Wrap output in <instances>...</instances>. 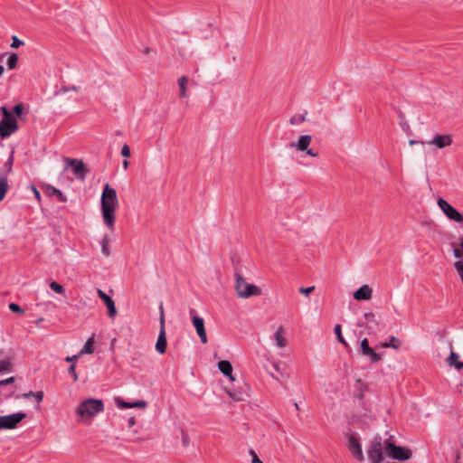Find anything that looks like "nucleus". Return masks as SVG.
<instances>
[{"instance_id":"obj_12","label":"nucleus","mask_w":463,"mask_h":463,"mask_svg":"<svg viewBox=\"0 0 463 463\" xmlns=\"http://www.w3.org/2000/svg\"><path fill=\"white\" fill-rule=\"evenodd\" d=\"M361 352L364 356H367L372 363H378L382 356L378 353H376L370 345L367 338H364L361 341L360 344Z\"/></svg>"},{"instance_id":"obj_43","label":"nucleus","mask_w":463,"mask_h":463,"mask_svg":"<svg viewBox=\"0 0 463 463\" xmlns=\"http://www.w3.org/2000/svg\"><path fill=\"white\" fill-rule=\"evenodd\" d=\"M249 454L251 456L252 459H251V463H263L258 457V455L256 454V452L253 450V449H250L249 451Z\"/></svg>"},{"instance_id":"obj_33","label":"nucleus","mask_w":463,"mask_h":463,"mask_svg":"<svg viewBox=\"0 0 463 463\" xmlns=\"http://www.w3.org/2000/svg\"><path fill=\"white\" fill-rule=\"evenodd\" d=\"M14 164V156L11 155L5 164V173L6 175L12 173Z\"/></svg>"},{"instance_id":"obj_34","label":"nucleus","mask_w":463,"mask_h":463,"mask_svg":"<svg viewBox=\"0 0 463 463\" xmlns=\"http://www.w3.org/2000/svg\"><path fill=\"white\" fill-rule=\"evenodd\" d=\"M50 288L58 294H63L65 292L64 288L55 281L50 283Z\"/></svg>"},{"instance_id":"obj_47","label":"nucleus","mask_w":463,"mask_h":463,"mask_svg":"<svg viewBox=\"0 0 463 463\" xmlns=\"http://www.w3.org/2000/svg\"><path fill=\"white\" fill-rule=\"evenodd\" d=\"M388 344H396V345H400V341H399V339L397 337L391 336L390 341L388 342Z\"/></svg>"},{"instance_id":"obj_51","label":"nucleus","mask_w":463,"mask_h":463,"mask_svg":"<svg viewBox=\"0 0 463 463\" xmlns=\"http://www.w3.org/2000/svg\"><path fill=\"white\" fill-rule=\"evenodd\" d=\"M33 194H34L36 199L40 200L41 199V194H40L39 191L34 186L33 187Z\"/></svg>"},{"instance_id":"obj_10","label":"nucleus","mask_w":463,"mask_h":463,"mask_svg":"<svg viewBox=\"0 0 463 463\" xmlns=\"http://www.w3.org/2000/svg\"><path fill=\"white\" fill-rule=\"evenodd\" d=\"M161 309V316H160V332L157 338V341L156 343V350L160 354H163L166 351L167 347V340H166V334H165V316H164V310L163 306L160 307Z\"/></svg>"},{"instance_id":"obj_4","label":"nucleus","mask_w":463,"mask_h":463,"mask_svg":"<svg viewBox=\"0 0 463 463\" xmlns=\"http://www.w3.org/2000/svg\"><path fill=\"white\" fill-rule=\"evenodd\" d=\"M235 278V289L239 298H247L251 296L260 295V289L255 285L247 283L241 274L236 273Z\"/></svg>"},{"instance_id":"obj_5","label":"nucleus","mask_w":463,"mask_h":463,"mask_svg":"<svg viewBox=\"0 0 463 463\" xmlns=\"http://www.w3.org/2000/svg\"><path fill=\"white\" fill-rule=\"evenodd\" d=\"M385 449L389 452L390 456L396 460H407L410 459L412 456V452L410 449L397 446L392 442H385Z\"/></svg>"},{"instance_id":"obj_21","label":"nucleus","mask_w":463,"mask_h":463,"mask_svg":"<svg viewBox=\"0 0 463 463\" xmlns=\"http://www.w3.org/2000/svg\"><path fill=\"white\" fill-rule=\"evenodd\" d=\"M458 354L455 352H451L449 356L447 358V364L449 366H454L457 370L463 368V362L458 361Z\"/></svg>"},{"instance_id":"obj_14","label":"nucleus","mask_w":463,"mask_h":463,"mask_svg":"<svg viewBox=\"0 0 463 463\" xmlns=\"http://www.w3.org/2000/svg\"><path fill=\"white\" fill-rule=\"evenodd\" d=\"M97 293H98V296L100 298V299L105 303V305L107 307L108 316L110 318L115 317L118 311H117L115 302L113 301V299L108 294H106L104 291H102L99 288L97 289Z\"/></svg>"},{"instance_id":"obj_42","label":"nucleus","mask_w":463,"mask_h":463,"mask_svg":"<svg viewBox=\"0 0 463 463\" xmlns=\"http://www.w3.org/2000/svg\"><path fill=\"white\" fill-rule=\"evenodd\" d=\"M121 156H124V157H129L130 156V149H129V146L127 144L123 145V146L121 148Z\"/></svg>"},{"instance_id":"obj_50","label":"nucleus","mask_w":463,"mask_h":463,"mask_svg":"<svg viewBox=\"0 0 463 463\" xmlns=\"http://www.w3.org/2000/svg\"><path fill=\"white\" fill-rule=\"evenodd\" d=\"M136 424V420L134 417H130L128 419V427L131 428Z\"/></svg>"},{"instance_id":"obj_17","label":"nucleus","mask_w":463,"mask_h":463,"mask_svg":"<svg viewBox=\"0 0 463 463\" xmlns=\"http://www.w3.org/2000/svg\"><path fill=\"white\" fill-rule=\"evenodd\" d=\"M115 403L116 405L120 409H128V408H145L146 407L147 403L146 401H137L135 402H128L123 401L120 397L115 398Z\"/></svg>"},{"instance_id":"obj_24","label":"nucleus","mask_w":463,"mask_h":463,"mask_svg":"<svg viewBox=\"0 0 463 463\" xmlns=\"http://www.w3.org/2000/svg\"><path fill=\"white\" fill-rule=\"evenodd\" d=\"M93 345H94V337H93V336H91V337H90V338L86 341V343H85L84 346H83V347H82V349L80 351L79 355H82V354H93V352H94Z\"/></svg>"},{"instance_id":"obj_56","label":"nucleus","mask_w":463,"mask_h":463,"mask_svg":"<svg viewBox=\"0 0 463 463\" xmlns=\"http://www.w3.org/2000/svg\"><path fill=\"white\" fill-rule=\"evenodd\" d=\"M194 312H195V311H194V309H191V310H190V313H191V314H194Z\"/></svg>"},{"instance_id":"obj_40","label":"nucleus","mask_w":463,"mask_h":463,"mask_svg":"<svg viewBox=\"0 0 463 463\" xmlns=\"http://www.w3.org/2000/svg\"><path fill=\"white\" fill-rule=\"evenodd\" d=\"M68 372L72 376L74 382L78 381V374L76 373V364H72L69 367Z\"/></svg>"},{"instance_id":"obj_19","label":"nucleus","mask_w":463,"mask_h":463,"mask_svg":"<svg viewBox=\"0 0 463 463\" xmlns=\"http://www.w3.org/2000/svg\"><path fill=\"white\" fill-rule=\"evenodd\" d=\"M285 328L282 326H279L274 333V340L276 345L279 348H283L287 345V340L284 337Z\"/></svg>"},{"instance_id":"obj_32","label":"nucleus","mask_w":463,"mask_h":463,"mask_svg":"<svg viewBox=\"0 0 463 463\" xmlns=\"http://www.w3.org/2000/svg\"><path fill=\"white\" fill-rule=\"evenodd\" d=\"M335 335H336V338L337 340L345 346H348L346 341L345 340V338L343 337L342 335V330H341V325L337 324L335 326Z\"/></svg>"},{"instance_id":"obj_52","label":"nucleus","mask_w":463,"mask_h":463,"mask_svg":"<svg viewBox=\"0 0 463 463\" xmlns=\"http://www.w3.org/2000/svg\"><path fill=\"white\" fill-rule=\"evenodd\" d=\"M459 459H460V455H459V453H458V452H457V453H456L455 463H461V462L459 461Z\"/></svg>"},{"instance_id":"obj_48","label":"nucleus","mask_w":463,"mask_h":463,"mask_svg":"<svg viewBox=\"0 0 463 463\" xmlns=\"http://www.w3.org/2000/svg\"><path fill=\"white\" fill-rule=\"evenodd\" d=\"M409 144H410L411 146L415 145V144L424 145V144H425V142L420 141V140H414V139H411V140H410V141H409Z\"/></svg>"},{"instance_id":"obj_29","label":"nucleus","mask_w":463,"mask_h":463,"mask_svg":"<svg viewBox=\"0 0 463 463\" xmlns=\"http://www.w3.org/2000/svg\"><path fill=\"white\" fill-rule=\"evenodd\" d=\"M226 392L228 395L236 402H241L244 400L245 394L242 392L239 391H232V390H226Z\"/></svg>"},{"instance_id":"obj_7","label":"nucleus","mask_w":463,"mask_h":463,"mask_svg":"<svg viewBox=\"0 0 463 463\" xmlns=\"http://www.w3.org/2000/svg\"><path fill=\"white\" fill-rule=\"evenodd\" d=\"M437 203L443 213L448 219L457 222H463V214L458 213L450 203L442 198H439Z\"/></svg>"},{"instance_id":"obj_44","label":"nucleus","mask_w":463,"mask_h":463,"mask_svg":"<svg viewBox=\"0 0 463 463\" xmlns=\"http://www.w3.org/2000/svg\"><path fill=\"white\" fill-rule=\"evenodd\" d=\"M315 289V286H311V287H308V288H299V292L301 294H304L306 296L309 295L312 291H314Z\"/></svg>"},{"instance_id":"obj_3","label":"nucleus","mask_w":463,"mask_h":463,"mask_svg":"<svg viewBox=\"0 0 463 463\" xmlns=\"http://www.w3.org/2000/svg\"><path fill=\"white\" fill-rule=\"evenodd\" d=\"M0 110L3 114V119L0 121V136L2 138H5L17 131L18 123L14 116L6 107H1Z\"/></svg>"},{"instance_id":"obj_2","label":"nucleus","mask_w":463,"mask_h":463,"mask_svg":"<svg viewBox=\"0 0 463 463\" xmlns=\"http://www.w3.org/2000/svg\"><path fill=\"white\" fill-rule=\"evenodd\" d=\"M104 411V403L100 399L89 398L80 402L76 413L82 419L91 418Z\"/></svg>"},{"instance_id":"obj_28","label":"nucleus","mask_w":463,"mask_h":463,"mask_svg":"<svg viewBox=\"0 0 463 463\" xmlns=\"http://www.w3.org/2000/svg\"><path fill=\"white\" fill-rule=\"evenodd\" d=\"M188 82V78L186 76H182L178 80V86L180 89V98H184L186 96V84Z\"/></svg>"},{"instance_id":"obj_25","label":"nucleus","mask_w":463,"mask_h":463,"mask_svg":"<svg viewBox=\"0 0 463 463\" xmlns=\"http://www.w3.org/2000/svg\"><path fill=\"white\" fill-rule=\"evenodd\" d=\"M47 190L50 192L51 194L55 195L59 202L61 203H66L67 197L62 194V192L57 188H55L52 185H48Z\"/></svg>"},{"instance_id":"obj_22","label":"nucleus","mask_w":463,"mask_h":463,"mask_svg":"<svg viewBox=\"0 0 463 463\" xmlns=\"http://www.w3.org/2000/svg\"><path fill=\"white\" fill-rule=\"evenodd\" d=\"M9 189L8 177L5 174L0 175V203Z\"/></svg>"},{"instance_id":"obj_38","label":"nucleus","mask_w":463,"mask_h":463,"mask_svg":"<svg viewBox=\"0 0 463 463\" xmlns=\"http://www.w3.org/2000/svg\"><path fill=\"white\" fill-rule=\"evenodd\" d=\"M459 241L460 249H454V256L458 259L463 257V238H460Z\"/></svg>"},{"instance_id":"obj_6","label":"nucleus","mask_w":463,"mask_h":463,"mask_svg":"<svg viewBox=\"0 0 463 463\" xmlns=\"http://www.w3.org/2000/svg\"><path fill=\"white\" fill-rule=\"evenodd\" d=\"M64 161L66 163L65 170L71 166L72 167L73 173L80 180H85L89 170L82 160L64 157Z\"/></svg>"},{"instance_id":"obj_27","label":"nucleus","mask_w":463,"mask_h":463,"mask_svg":"<svg viewBox=\"0 0 463 463\" xmlns=\"http://www.w3.org/2000/svg\"><path fill=\"white\" fill-rule=\"evenodd\" d=\"M109 242H110V239H109V235H104V237L101 241V252L106 257L110 255Z\"/></svg>"},{"instance_id":"obj_55","label":"nucleus","mask_w":463,"mask_h":463,"mask_svg":"<svg viewBox=\"0 0 463 463\" xmlns=\"http://www.w3.org/2000/svg\"><path fill=\"white\" fill-rule=\"evenodd\" d=\"M145 53H146V54L149 53V49H148V48H146V49L145 50Z\"/></svg>"},{"instance_id":"obj_18","label":"nucleus","mask_w":463,"mask_h":463,"mask_svg":"<svg viewBox=\"0 0 463 463\" xmlns=\"http://www.w3.org/2000/svg\"><path fill=\"white\" fill-rule=\"evenodd\" d=\"M372 295L373 289L368 285H364L354 293V298L356 300H369Z\"/></svg>"},{"instance_id":"obj_35","label":"nucleus","mask_w":463,"mask_h":463,"mask_svg":"<svg viewBox=\"0 0 463 463\" xmlns=\"http://www.w3.org/2000/svg\"><path fill=\"white\" fill-rule=\"evenodd\" d=\"M12 364L8 360L0 361V373L4 371H9L11 369Z\"/></svg>"},{"instance_id":"obj_31","label":"nucleus","mask_w":463,"mask_h":463,"mask_svg":"<svg viewBox=\"0 0 463 463\" xmlns=\"http://www.w3.org/2000/svg\"><path fill=\"white\" fill-rule=\"evenodd\" d=\"M307 111H305L302 115H300L299 117H297V116H294L292 117L290 119H289V124L290 125H298L300 123H303L307 120Z\"/></svg>"},{"instance_id":"obj_45","label":"nucleus","mask_w":463,"mask_h":463,"mask_svg":"<svg viewBox=\"0 0 463 463\" xmlns=\"http://www.w3.org/2000/svg\"><path fill=\"white\" fill-rule=\"evenodd\" d=\"M14 382V377L11 376L7 379L0 381V386L7 385Z\"/></svg>"},{"instance_id":"obj_39","label":"nucleus","mask_w":463,"mask_h":463,"mask_svg":"<svg viewBox=\"0 0 463 463\" xmlns=\"http://www.w3.org/2000/svg\"><path fill=\"white\" fill-rule=\"evenodd\" d=\"M23 109H24V106L23 104H16L14 109H13V112L15 116H17L18 118H21L22 116V112H23Z\"/></svg>"},{"instance_id":"obj_1","label":"nucleus","mask_w":463,"mask_h":463,"mask_svg":"<svg viewBox=\"0 0 463 463\" xmlns=\"http://www.w3.org/2000/svg\"><path fill=\"white\" fill-rule=\"evenodd\" d=\"M101 213L105 225L112 230L116 221V210L118 206L117 192L109 184L104 185L100 199Z\"/></svg>"},{"instance_id":"obj_36","label":"nucleus","mask_w":463,"mask_h":463,"mask_svg":"<svg viewBox=\"0 0 463 463\" xmlns=\"http://www.w3.org/2000/svg\"><path fill=\"white\" fill-rule=\"evenodd\" d=\"M24 45V42L21 41L17 36L14 35L12 36V43L11 47L14 49H17L20 46Z\"/></svg>"},{"instance_id":"obj_54","label":"nucleus","mask_w":463,"mask_h":463,"mask_svg":"<svg viewBox=\"0 0 463 463\" xmlns=\"http://www.w3.org/2000/svg\"><path fill=\"white\" fill-rule=\"evenodd\" d=\"M128 162L127 160H124V161H123V166H124V168H127V167H128Z\"/></svg>"},{"instance_id":"obj_53","label":"nucleus","mask_w":463,"mask_h":463,"mask_svg":"<svg viewBox=\"0 0 463 463\" xmlns=\"http://www.w3.org/2000/svg\"><path fill=\"white\" fill-rule=\"evenodd\" d=\"M43 321V317H39L36 319L35 323L38 325L39 323Z\"/></svg>"},{"instance_id":"obj_11","label":"nucleus","mask_w":463,"mask_h":463,"mask_svg":"<svg viewBox=\"0 0 463 463\" xmlns=\"http://www.w3.org/2000/svg\"><path fill=\"white\" fill-rule=\"evenodd\" d=\"M368 457L372 463H382L383 461V446L380 440L375 439L371 442Z\"/></svg>"},{"instance_id":"obj_16","label":"nucleus","mask_w":463,"mask_h":463,"mask_svg":"<svg viewBox=\"0 0 463 463\" xmlns=\"http://www.w3.org/2000/svg\"><path fill=\"white\" fill-rule=\"evenodd\" d=\"M348 449L358 460H364V454L359 440L353 435L348 437Z\"/></svg>"},{"instance_id":"obj_41","label":"nucleus","mask_w":463,"mask_h":463,"mask_svg":"<svg viewBox=\"0 0 463 463\" xmlns=\"http://www.w3.org/2000/svg\"><path fill=\"white\" fill-rule=\"evenodd\" d=\"M78 91L79 90V88L76 87V86H71V87H68V86H61V89H60V92L61 93H66L68 91Z\"/></svg>"},{"instance_id":"obj_46","label":"nucleus","mask_w":463,"mask_h":463,"mask_svg":"<svg viewBox=\"0 0 463 463\" xmlns=\"http://www.w3.org/2000/svg\"><path fill=\"white\" fill-rule=\"evenodd\" d=\"M381 346L383 347V348H389V347H392L393 349H398L399 348V345L388 344V342L381 344Z\"/></svg>"},{"instance_id":"obj_37","label":"nucleus","mask_w":463,"mask_h":463,"mask_svg":"<svg viewBox=\"0 0 463 463\" xmlns=\"http://www.w3.org/2000/svg\"><path fill=\"white\" fill-rule=\"evenodd\" d=\"M9 309L14 313H20L24 314V309H23L18 304L16 303H11L9 304Z\"/></svg>"},{"instance_id":"obj_23","label":"nucleus","mask_w":463,"mask_h":463,"mask_svg":"<svg viewBox=\"0 0 463 463\" xmlns=\"http://www.w3.org/2000/svg\"><path fill=\"white\" fill-rule=\"evenodd\" d=\"M44 393L43 391H39L36 392H33L32 391L23 393L22 395H18L16 398H24V399H29L31 397H33L37 403H40L43 399Z\"/></svg>"},{"instance_id":"obj_8","label":"nucleus","mask_w":463,"mask_h":463,"mask_svg":"<svg viewBox=\"0 0 463 463\" xmlns=\"http://www.w3.org/2000/svg\"><path fill=\"white\" fill-rule=\"evenodd\" d=\"M311 141L312 137L310 135H302L298 137L297 142L291 143L290 146L295 148L297 151H305L308 156L317 157L318 153L315 152L311 148H308Z\"/></svg>"},{"instance_id":"obj_49","label":"nucleus","mask_w":463,"mask_h":463,"mask_svg":"<svg viewBox=\"0 0 463 463\" xmlns=\"http://www.w3.org/2000/svg\"><path fill=\"white\" fill-rule=\"evenodd\" d=\"M79 356H80L79 354L72 355V356H67L65 358V361L66 362H72V361L76 360Z\"/></svg>"},{"instance_id":"obj_15","label":"nucleus","mask_w":463,"mask_h":463,"mask_svg":"<svg viewBox=\"0 0 463 463\" xmlns=\"http://www.w3.org/2000/svg\"><path fill=\"white\" fill-rule=\"evenodd\" d=\"M192 322L194 326L196 329L197 335L203 344H206L208 342L206 330L204 327L203 319L198 316L192 317Z\"/></svg>"},{"instance_id":"obj_26","label":"nucleus","mask_w":463,"mask_h":463,"mask_svg":"<svg viewBox=\"0 0 463 463\" xmlns=\"http://www.w3.org/2000/svg\"><path fill=\"white\" fill-rule=\"evenodd\" d=\"M364 317L366 320L368 329H373L374 326H378V321L375 318V315L373 313H364Z\"/></svg>"},{"instance_id":"obj_20","label":"nucleus","mask_w":463,"mask_h":463,"mask_svg":"<svg viewBox=\"0 0 463 463\" xmlns=\"http://www.w3.org/2000/svg\"><path fill=\"white\" fill-rule=\"evenodd\" d=\"M218 368L222 373H223L225 376L229 377L232 381H234V378L232 377V365L229 361H227V360L220 361L218 363Z\"/></svg>"},{"instance_id":"obj_30","label":"nucleus","mask_w":463,"mask_h":463,"mask_svg":"<svg viewBox=\"0 0 463 463\" xmlns=\"http://www.w3.org/2000/svg\"><path fill=\"white\" fill-rule=\"evenodd\" d=\"M18 62V54L14 52L11 53L7 60V67L9 70H13L16 67Z\"/></svg>"},{"instance_id":"obj_13","label":"nucleus","mask_w":463,"mask_h":463,"mask_svg":"<svg viewBox=\"0 0 463 463\" xmlns=\"http://www.w3.org/2000/svg\"><path fill=\"white\" fill-rule=\"evenodd\" d=\"M453 142L452 137L449 134L445 135H435L431 140L427 142L429 145H432L439 149L449 146Z\"/></svg>"},{"instance_id":"obj_9","label":"nucleus","mask_w":463,"mask_h":463,"mask_svg":"<svg viewBox=\"0 0 463 463\" xmlns=\"http://www.w3.org/2000/svg\"><path fill=\"white\" fill-rule=\"evenodd\" d=\"M25 417L26 414L24 412H17L6 416H0V430L14 429L17 424L21 422Z\"/></svg>"}]
</instances>
